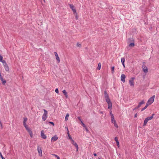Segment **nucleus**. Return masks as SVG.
I'll return each instance as SVG.
<instances>
[{"label": "nucleus", "instance_id": "1", "mask_svg": "<svg viewBox=\"0 0 159 159\" xmlns=\"http://www.w3.org/2000/svg\"><path fill=\"white\" fill-rule=\"evenodd\" d=\"M104 97L106 102L108 104V108L111 110L112 109V104L106 91L104 92Z\"/></svg>", "mask_w": 159, "mask_h": 159}, {"label": "nucleus", "instance_id": "2", "mask_svg": "<svg viewBox=\"0 0 159 159\" xmlns=\"http://www.w3.org/2000/svg\"><path fill=\"white\" fill-rule=\"evenodd\" d=\"M154 99L155 95H153L149 99L146 104L148 106L150 105L154 102Z\"/></svg>", "mask_w": 159, "mask_h": 159}, {"label": "nucleus", "instance_id": "3", "mask_svg": "<svg viewBox=\"0 0 159 159\" xmlns=\"http://www.w3.org/2000/svg\"><path fill=\"white\" fill-rule=\"evenodd\" d=\"M44 113L42 116V119L43 121L45 120L48 117V111L46 110L43 109Z\"/></svg>", "mask_w": 159, "mask_h": 159}, {"label": "nucleus", "instance_id": "4", "mask_svg": "<svg viewBox=\"0 0 159 159\" xmlns=\"http://www.w3.org/2000/svg\"><path fill=\"white\" fill-rule=\"evenodd\" d=\"M3 65L4 66V68L6 71H8L9 70V68L8 66L6 61L3 63Z\"/></svg>", "mask_w": 159, "mask_h": 159}, {"label": "nucleus", "instance_id": "5", "mask_svg": "<svg viewBox=\"0 0 159 159\" xmlns=\"http://www.w3.org/2000/svg\"><path fill=\"white\" fill-rule=\"evenodd\" d=\"M71 142L72 144L75 147L76 149V151H77L79 147L77 143L75 142L73 140H71Z\"/></svg>", "mask_w": 159, "mask_h": 159}, {"label": "nucleus", "instance_id": "6", "mask_svg": "<svg viewBox=\"0 0 159 159\" xmlns=\"http://www.w3.org/2000/svg\"><path fill=\"white\" fill-rule=\"evenodd\" d=\"M27 120V118L26 117L24 118V120L23 121V124L24 126L25 127V129L27 128L28 127V126L26 125V122Z\"/></svg>", "mask_w": 159, "mask_h": 159}, {"label": "nucleus", "instance_id": "7", "mask_svg": "<svg viewBox=\"0 0 159 159\" xmlns=\"http://www.w3.org/2000/svg\"><path fill=\"white\" fill-rule=\"evenodd\" d=\"M134 78H131L129 80V84L131 86H134Z\"/></svg>", "mask_w": 159, "mask_h": 159}, {"label": "nucleus", "instance_id": "8", "mask_svg": "<svg viewBox=\"0 0 159 159\" xmlns=\"http://www.w3.org/2000/svg\"><path fill=\"white\" fill-rule=\"evenodd\" d=\"M37 150L38 152L39 155L40 156H42V153L41 148L38 147Z\"/></svg>", "mask_w": 159, "mask_h": 159}, {"label": "nucleus", "instance_id": "9", "mask_svg": "<svg viewBox=\"0 0 159 159\" xmlns=\"http://www.w3.org/2000/svg\"><path fill=\"white\" fill-rule=\"evenodd\" d=\"M54 54L56 56V59L58 61V62L59 63L60 62V60L59 57L57 53L56 52H54Z\"/></svg>", "mask_w": 159, "mask_h": 159}, {"label": "nucleus", "instance_id": "10", "mask_svg": "<svg viewBox=\"0 0 159 159\" xmlns=\"http://www.w3.org/2000/svg\"><path fill=\"white\" fill-rule=\"evenodd\" d=\"M58 139V137L57 135H55L52 137L51 139V142H55L57 141Z\"/></svg>", "mask_w": 159, "mask_h": 159}, {"label": "nucleus", "instance_id": "11", "mask_svg": "<svg viewBox=\"0 0 159 159\" xmlns=\"http://www.w3.org/2000/svg\"><path fill=\"white\" fill-rule=\"evenodd\" d=\"M26 129L29 133L30 137L32 138L33 137V133L31 130L29 128H26Z\"/></svg>", "mask_w": 159, "mask_h": 159}, {"label": "nucleus", "instance_id": "12", "mask_svg": "<svg viewBox=\"0 0 159 159\" xmlns=\"http://www.w3.org/2000/svg\"><path fill=\"white\" fill-rule=\"evenodd\" d=\"M125 76L124 74H122L121 76V80L123 83L125 82Z\"/></svg>", "mask_w": 159, "mask_h": 159}, {"label": "nucleus", "instance_id": "13", "mask_svg": "<svg viewBox=\"0 0 159 159\" xmlns=\"http://www.w3.org/2000/svg\"><path fill=\"white\" fill-rule=\"evenodd\" d=\"M144 102L143 100L142 101L140 102H139L138 105L137 107L135 108V109L139 108L141 107V105L144 104Z\"/></svg>", "mask_w": 159, "mask_h": 159}, {"label": "nucleus", "instance_id": "14", "mask_svg": "<svg viewBox=\"0 0 159 159\" xmlns=\"http://www.w3.org/2000/svg\"><path fill=\"white\" fill-rule=\"evenodd\" d=\"M41 135L42 138L43 139H46V136L44 134L43 131H41Z\"/></svg>", "mask_w": 159, "mask_h": 159}, {"label": "nucleus", "instance_id": "15", "mask_svg": "<svg viewBox=\"0 0 159 159\" xmlns=\"http://www.w3.org/2000/svg\"><path fill=\"white\" fill-rule=\"evenodd\" d=\"M143 72L145 73H147L148 71V68L146 66H143Z\"/></svg>", "mask_w": 159, "mask_h": 159}, {"label": "nucleus", "instance_id": "16", "mask_svg": "<svg viewBox=\"0 0 159 159\" xmlns=\"http://www.w3.org/2000/svg\"><path fill=\"white\" fill-rule=\"evenodd\" d=\"M62 93H64V94L65 95L66 98H67L68 95H67V93L66 92V90H63Z\"/></svg>", "mask_w": 159, "mask_h": 159}, {"label": "nucleus", "instance_id": "17", "mask_svg": "<svg viewBox=\"0 0 159 159\" xmlns=\"http://www.w3.org/2000/svg\"><path fill=\"white\" fill-rule=\"evenodd\" d=\"M154 115V114H152V116H151L150 117H148L146 118L148 121L149 120H151L153 118V116Z\"/></svg>", "mask_w": 159, "mask_h": 159}, {"label": "nucleus", "instance_id": "18", "mask_svg": "<svg viewBox=\"0 0 159 159\" xmlns=\"http://www.w3.org/2000/svg\"><path fill=\"white\" fill-rule=\"evenodd\" d=\"M111 122L112 123H113L114 125L116 127V128H118V126L116 122V120H114L113 121H112Z\"/></svg>", "mask_w": 159, "mask_h": 159}, {"label": "nucleus", "instance_id": "19", "mask_svg": "<svg viewBox=\"0 0 159 159\" xmlns=\"http://www.w3.org/2000/svg\"><path fill=\"white\" fill-rule=\"evenodd\" d=\"M3 57L1 56H0V61L2 62V63L5 62L6 61L2 59Z\"/></svg>", "mask_w": 159, "mask_h": 159}, {"label": "nucleus", "instance_id": "20", "mask_svg": "<svg viewBox=\"0 0 159 159\" xmlns=\"http://www.w3.org/2000/svg\"><path fill=\"white\" fill-rule=\"evenodd\" d=\"M101 66V64L100 63H99L98 64V67L97 68V69L98 70H100Z\"/></svg>", "mask_w": 159, "mask_h": 159}, {"label": "nucleus", "instance_id": "21", "mask_svg": "<svg viewBox=\"0 0 159 159\" xmlns=\"http://www.w3.org/2000/svg\"><path fill=\"white\" fill-rule=\"evenodd\" d=\"M148 120L146 118H145L144 120V123H143V126H145L146 125V124Z\"/></svg>", "mask_w": 159, "mask_h": 159}, {"label": "nucleus", "instance_id": "22", "mask_svg": "<svg viewBox=\"0 0 159 159\" xmlns=\"http://www.w3.org/2000/svg\"><path fill=\"white\" fill-rule=\"evenodd\" d=\"M121 62L122 64H124V63L125 62V58L124 57L121 58Z\"/></svg>", "mask_w": 159, "mask_h": 159}, {"label": "nucleus", "instance_id": "23", "mask_svg": "<svg viewBox=\"0 0 159 159\" xmlns=\"http://www.w3.org/2000/svg\"><path fill=\"white\" fill-rule=\"evenodd\" d=\"M111 121H113L114 120H115L114 119V116L113 114H111Z\"/></svg>", "mask_w": 159, "mask_h": 159}, {"label": "nucleus", "instance_id": "24", "mask_svg": "<svg viewBox=\"0 0 159 159\" xmlns=\"http://www.w3.org/2000/svg\"><path fill=\"white\" fill-rule=\"evenodd\" d=\"M148 105L146 104V106H145V107L143 108L141 110V111H143L145 109H146L147 108V107H148Z\"/></svg>", "mask_w": 159, "mask_h": 159}, {"label": "nucleus", "instance_id": "25", "mask_svg": "<svg viewBox=\"0 0 159 159\" xmlns=\"http://www.w3.org/2000/svg\"><path fill=\"white\" fill-rule=\"evenodd\" d=\"M69 116V114L68 113L67 114L65 118V120L66 121L68 120Z\"/></svg>", "mask_w": 159, "mask_h": 159}, {"label": "nucleus", "instance_id": "26", "mask_svg": "<svg viewBox=\"0 0 159 159\" xmlns=\"http://www.w3.org/2000/svg\"><path fill=\"white\" fill-rule=\"evenodd\" d=\"M69 6L70 8L72 9V10H73V9H75V7L72 4H70Z\"/></svg>", "mask_w": 159, "mask_h": 159}, {"label": "nucleus", "instance_id": "27", "mask_svg": "<svg viewBox=\"0 0 159 159\" xmlns=\"http://www.w3.org/2000/svg\"><path fill=\"white\" fill-rule=\"evenodd\" d=\"M115 67L114 66L111 67V73L113 74L114 72Z\"/></svg>", "mask_w": 159, "mask_h": 159}, {"label": "nucleus", "instance_id": "28", "mask_svg": "<svg viewBox=\"0 0 159 159\" xmlns=\"http://www.w3.org/2000/svg\"><path fill=\"white\" fill-rule=\"evenodd\" d=\"M1 80V81L2 82V83L3 84H4L6 83V81L5 80H4L3 78L0 79Z\"/></svg>", "mask_w": 159, "mask_h": 159}, {"label": "nucleus", "instance_id": "29", "mask_svg": "<svg viewBox=\"0 0 159 159\" xmlns=\"http://www.w3.org/2000/svg\"><path fill=\"white\" fill-rule=\"evenodd\" d=\"M72 10L74 13V14H76V15H77V14L76 13V9L75 8L74 9H73Z\"/></svg>", "mask_w": 159, "mask_h": 159}, {"label": "nucleus", "instance_id": "30", "mask_svg": "<svg viewBox=\"0 0 159 159\" xmlns=\"http://www.w3.org/2000/svg\"><path fill=\"white\" fill-rule=\"evenodd\" d=\"M134 46V43H130L129 45V46L130 47H133Z\"/></svg>", "mask_w": 159, "mask_h": 159}, {"label": "nucleus", "instance_id": "31", "mask_svg": "<svg viewBox=\"0 0 159 159\" xmlns=\"http://www.w3.org/2000/svg\"><path fill=\"white\" fill-rule=\"evenodd\" d=\"M77 46L79 47H81V44L79 43H77Z\"/></svg>", "mask_w": 159, "mask_h": 159}, {"label": "nucleus", "instance_id": "32", "mask_svg": "<svg viewBox=\"0 0 159 159\" xmlns=\"http://www.w3.org/2000/svg\"><path fill=\"white\" fill-rule=\"evenodd\" d=\"M0 156L2 159H5V158L3 157L1 152H0Z\"/></svg>", "mask_w": 159, "mask_h": 159}, {"label": "nucleus", "instance_id": "33", "mask_svg": "<svg viewBox=\"0 0 159 159\" xmlns=\"http://www.w3.org/2000/svg\"><path fill=\"white\" fill-rule=\"evenodd\" d=\"M55 92H56L57 93H59V90H58V89H57H57H55Z\"/></svg>", "mask_w": 159, "mask_h": 159}, {"label": "nucleus", "instance_id": "34", "mask_svg": "<svg viewBox=\"0 0 159 159\" xmlns=\"http://www.w3.org/2000/svg\"><path fill=\"white\" fill-rule=\"evenodd\" d=\"M81 124L82 125V126H83V127H86V126L85 125V124L82 121H81Z\"/></svg>", "mask_w": 159, "mask_h": 159}, {"label": "nucleus", "instance_id": "35", "mask_svg": "<svg viewBox=\"0 0 159 159\" xmlns=\"http://www.w3.org/2000/svg\"><path fill=\"white\" fill-rule=\"evenodd\" d=\"M115 140L116 142L118 141V138L117 137H116L115 138Z\"/></svg>", "mask_w": 159, "mask_h": 159}, {"label": "nucleus", "instance_id": "36", "mask_svg": "<svg viewBox=\"0 0 159 159\" xmlns=\"http://www.w3.org/2000/svg\"><path fill=\"white\" fill-rule=\"evenodd\" d=\"M116 143L117 144V145L118 146V147L119 148V141L116 142Z\"/></svg>", "mask_w": 159, "mask_h": 159}, {"label": "nucleus", "instance_id": "37", "mask_svg": "<svg viewBox=\"0 0 159 159\" xmlns=\"http://www.w3.org/2000/svg\"><path fill=\"white\" fill-rule=\"evenodd\" d=\"M52 155L54 156H55L57 158V157H59L57 155L55 154H52Z\"/></svg>", "mask_w": 159, "mask_h": 159}, {"label": "nucleus", "instance_id": "38", "mask_svg": "<svg viewBox=\"0 0 159 159\" xmlns=\"http://www.w3.org/2000/svg\"><path fill=\"white\" fill-rule=\"evenodd\" d=\"M68 137H69V139H70V140L71 141V140H73L72 138H71V136H70V135H68Z\"/></svg>", "mask_w": 159, "mask_h": 159}, {"label": "nucleus", "instance_id": "39", "mask_svg": "<svg viewBox=\"0 0 159 159\" xmlns=\"http://www.w3.org/2000/svg\"><path fill=\"white\" fill-rule=\"evenodd\" d=\"M49 123L52 125L53 126L54 125V123L52 122H49Z\"/></svg>", "mask_w": 159, "mask_h": 159}, {"label": "nucleus", "instance_id": "40", "mask_svg": "<svg viewBox=\"0 0 159 159\" xmlns=\"http://www.w3.org/2000/svg\"><path fill=\"white\" fill-rule=\"evenodd\" d=\"M78 119L80 121V122H81V121H82L80 117H78Z\"/></svg>", "mask_w": 159, "mask_h": 159}, {"label": "nucleus", "instance_id": "41", "mask_svg": "<svg viewBox=\"0 0 159 159\" xmlns=\"http://www.w3.org/2000/svg\"><path fill=\"white\" fill-rule=\"evenodd\" d=\"M84 128H85V130H86V131L87 132L88 131V129H87V128L86 126V127H84Z\"/></svg>", "mask_w": 159, "mask_h": 159}, {"label": "nucleus", "instance_id": "42", "mask_svg": "<svg viewBox=\"0 0 159 159\" xmlns=\"http://www.w3.org/2000/svg\"><path fill=\"white\" fill-rule=\"evenodd\" d=\"M67 131H68L67 134H68V135H70V134H69V130H68V129L67 128Z\"/></svg>", "mask_w": 159, "mask_h": 159}, {"label": "nucleus", "instance_id": "43", "mask_svg": "<svg viewBox=\"0 0 159 159\" xmlns=\"http://www.w3.org/2000/svg\"><path fill=\"white\" fill-rule=\"evenodd\" d=\"M93 155L94 156H97V154L96 153H95L93 154Z\"/></svg>", "mask_w": 159, "mask_h": 159}, {"label": "nucleus", "instance_id": "44", "mask_svg": "<svg viewBox=\"0 0 159 159\" xmlns=\"http://www.w3.org/2000/svg\"><path fill=\"white\" fill-rule=\"evenodd\" d=\"M137 114H135L134 115V117H137Z\"/></svg>", "mask_w": 159, "mask_h": 159}, {"label": "nucleus", "instance_id": "45", "mask_svg": "<svg viewBox=\"0 0 159 159\" xmlns=\"http://www.w3.org/2000/svg\"><path fill=\"white\" fill-rule=\"evenodd\" d=\"M111 114H112V111H111L110 112V115L111 116Z\"/></svg>", "mask_w": 159, "mask_h": 159}, {"label": "nucleus", "instance_id": "46", "mask_svg": "<svg viewBox=\"0 0 159 159\" xmlns=\"http://www.w3.org/2000/svg\"><path fill=\"white\" fill-rule=\"evenodd\" d=\"M122 65H123V66L124 67H125V64H122Z\"/></svg>", "mask_w": 159, "mask_h": 159}, {"label": "nucleus", "instance_id": "47", "mask_svg": "<svg viewBox=\"0 0 159 159\" xmlns=\"http://www.w3.org/2000/svg\"><path fill=\"white\" fill-rule=\"evenodd\" d=\"M76 20H77L78 19V17L77 16H76Z\"/></svg>", "mask_w": 159, "mask_h": 159}, {"label": "nucleus", "instance_id": "48", "mask_svg": "<svg viewBox=\"0 0 159 159\" xmlns=\"http://www.w3.org/2000/svg\"><path fill=\"white\" fill-rule=\"evenodd\" d=\"M57 159H60V157H57Z\"/></svg>", "mask_w": 159, "mask_h": 159}, {"label": "nucleus", "instance_id": "49", "mask_svg": "<svg viewBox=\"0 0 159 159\" xmlns=\"http://www.w3.org/2000/svg\"><path fill=\"white\" fill-rule=\"evenodd\" d=\"M98 159H101L100 158H99Z\"/></svg>", "mask_w": 159, "mask_h": 159}]
</instances>
